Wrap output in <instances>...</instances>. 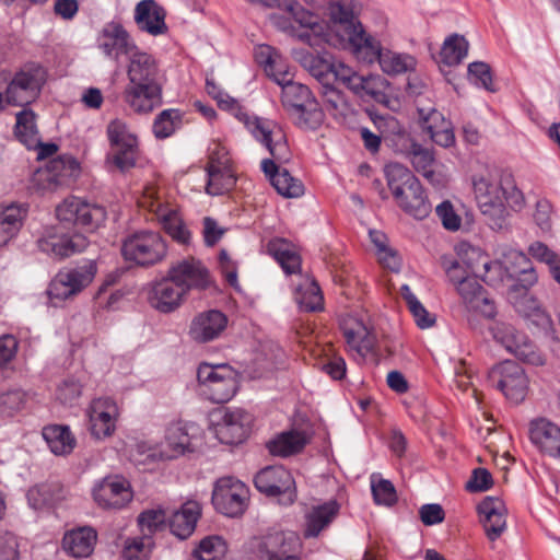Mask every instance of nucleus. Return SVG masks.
Listing matches in <instances>:
<instances>
[{
	"instance_id": "obj_1",
	"label": "nucleus",
	"mask_w": 560,
	"mask_h": 560,
	"mask_svg": "<svg viewBox=\"0 0 560 560\" xmlns=\"http://www.w3.org/2000/svg\"><path fill=\"white\" fill-rule=\"evenodd\" d=\"M97 45L106 57L116 61L121 56H129V82L122 91V100L131 112L148 115L162 106L164 77L155 59L138 50L120 23H107L101 32Z\"/></svg>"
},
{
	"instance_id": "obj_2",
	"label": "nucleus",
	"mask_w": 560,
	"mask_h": 560,
	"mask_svg": "<svg viewBox=\"0 0 560 560\" xmlns=\"http://www.w3.org/2000/svg\"><path fill=\"white\" fill-rule=\"evenodd\" d=\"M317 92L322 96V110L334 118L343 116L347 102L336 84L343 85L361 97L371 96L375 101L383 97L378 89L382 80L377 77L359 75L351 67L335 57L317 56Z\"/></svg>"
},
{
	"instance_id": "obj_3",
	"label": "nucleus",
	"mask_w": 560,
	"mask_h": 560,
	"mask_svg": "<svg viewBox=\"0 0 560 560\" xmlns=\"http://www.w3.org/2000/svg\"><path fill=\"white\" fill-rule=\"evenodd\" d=\"M218 106L232 114L238 121L243 122L253 137L267 148L272 159H264L260 168L265 175H290L287 168L279 171L277 162L281 163L289 159V147L282 130L271 120L249 113L228 93H224L218 101Z\"/></svg>"
},
{
	"instance_id": "obj_4",
	"label": "nucleus",
	"mask_w": 560,
	"mask_h": 560,
	"mask_svg": "<svg viewBox=\"0 0 560 560\" xmlns=\"http://www.w3.org/2000/svg\"><path fill=\"white\" fill-rule=\"evenodd\" d=\"M442 267L454 284L463 304L469 313L478 314L485 318H493L497 314L494 302L487 295L483 287L476 279L483 276V281L491 283L492 279L481 272L475 265L464 266L458 260L447 256L441 257Z\"/></svg>"
},
{
	"instance_id": "obj_5",
	"label": "nucleus",
	"mask_w": 560,
	"mask_h": 560,
	"mask_svg": "<svg viewBox=\"0 0 560 560\" xmlns=\"http://www.w3.org/2000/svg\"><path fill=\"white\" fill-rule=\"evenodd\" d=\"M197 378L201 394L215 404L232 399L238 387V374L229 364L202 363Z\"/></svg>"
},
{
	"instance_id": "obj_6",
	"label": "nucleus",
	"mask_w": 560,
	"mask_h": 560,
	"mask_svg": "<svg viewBox=\"0 0 560 560\" xmlns=\"http://www.w3.org/2000/svg\"><path fill=\"white\" fill-rule=\"evenodd\" d=\"M124 258L138 266L148 267L161 262L167 255V245L158 232L141 231L128 236L121 246Z\"/></svg>"
},
{
	"instance_id": "obj_7",
	"label": "nucleus",
	"mask_w": 560,
	"mask_h": 560,
	"mask_svg": "<svg viewBox=\"0 0 560 560\" xmlns=\"http://www.w3.org/2000/svg\"><path fill=\"white\" fill-rule=\"evenodd\" d=\"M387 186L405 213L417 220L430 214L431 203L418 177H387Z\"/></svg>"
},
{
	"instance_id": "obj_8",
	"label": "nucleus",
	"mask_w": 560,
	"mask_h": 560,
	"mask_svg": "<svg viewBox=\"0 0 560 560\" xmlns=\"http://www.w3.org/2000/svg\"><path fill=\"white\" fill-rule=\"evenodd\" d=\"M46 72L39 65L28 63L14 73L5 85L8 104L27 108L40 94Z\"/></svg>"
},
{
	"instance_id": "obj_9",
	"label": "nucleus",
	"mask_w": 560,
	"mask_h": 560,
	"mask_svg": "<svg viewBox=\"0 0 560 560\" xmlns=\"http://www.w3.org/2000/svg\"><path fill=\"white\" fill-rule=\"evenodd\" d=\"M472 254H477L481 259L485 275H488L492 268H503L510 278L517 279L522 288L523 298L529 299L527 291L537 282L538 276L530 258L525 253L511 247L505 248L501 254L499 262H490L475 249H472Z\"/></svg>"
},
{
	"instance_id": "obj_10",
	"label": "nucleus",
	"mask_w": 560,
	"mask_h": 560,
	"mask_svg": "<svg viewBox=\"0 0 560 560\" xmlns=\"http://www.w3.org/2000/svg\"><path fill=\"white\" fill-rule=\"evenodd\" d=\"M97 268L93 261L72 269L59 271L50 281L47 295L54 306L60 305L90 285Z\"/></svg>"
},
{
	"instance_id": "obj_11",
	"label": "nucleus",
	"mask_w": 560,
	"mask_h": 560,
	"mask_svg": "<svg viewBox=\"0 0 560 560\" xmlns=\"http://www.w3.org/2000/svg\"><path fill=\"white\" fill-rule=\"evenodd\" d=\"M255 487L267 497L276 498L282 505L296 500V487L292 474L283 466H268L255 476Z\"/></svg>"
},
{
	"instance_id": "obj_12",
	"label": "nucleus",
	"mask_w": 560,
	"mask_h": 560,
	"mask_svg": "<svg viewBox=\"0 0 560 560\" xmlns=\"http://www.w3.org/2000/svg\"><path fill=\"white\" fill-rule=\"evenodd\" d=\"M55 212L60 223L90 230L97 229L106 220V211L103 207L89 203L78 197L66 198L56 207Z\"/></svg>"
},
{
	"instance_id": "obj_13",
	"label": "nucleus",
	"mask_w": 560,
	"mask_h": 560,
	"mask_svg": "<svg viewBox=\"0 0 560 560\" xmlns=\"http://www.w3.org/2000/svg\"><path fill=\"white\" fill-rule=\"evenodd\" d=\"M252 548L259 560H289L299 558L301 540L293 532L277 530L255 538Z\"/></svg>"
},
{
	"instance_id": "obj_14",
	"label": "nucleus",
	"mask_w": 560,
	"mask_h": 560,
	"mask_svg": "<svg viewBox=\"0 0 560 560\" xmlns=\"http://www.w3.org/2000/svg\"><path fill=\"white\" fill-rule=\"evenodd\" d=\"M248 499V488L236 478L223 477L214 485L212 503L218 512L226 516L242 515L247 508Z\"/></svg>"
},
{
	"instance_id": "obj_15",
	"label": "nucleus",
	"mask_w": 560,
	"mask_h": 560,
	"mask_svg": "<svg viewBox=\"0 0 560 560\" xmlns=\"http://www.w3.org/2000/svg\"><path fill=\"white\" fill-rule=\"evenodd\" d=\"M489 382L512 402L523 401L528 392V378L516 362L504 361L489 372Z\"/></svg>"
},
{
	"instance_id": "obj_16",
	"label": "nucleus",
	"mask_w": 560,
	"mask_h": 560,
	"mask_svg": "<svg viewBox=\"0 0 560 560\" xmlns=\"http://www.w3.org/2000/svg\"><path fill=\"white\" fill-rule=\"evenodd\" d=\"M504 177H478L472 182L475 198L483 215L501 226L504 214Z\"/></svg>"
},
{
	"instance_id": "obj_17",
	"label": "nucleus",
	"mask_w": 560,
	"mask_h": 560,
	"mask_svg": "<svg viewBox=\"0 0 560 560\" xmlns=\"http://www.w3.org/2000/svg\"><path fill=\"white\" fill-rule=\"evenodd\" d=\"M167 272L187 295L192 290L205 291L214 287V280L209 269L201 260L194 257L173 262Z\"/></svg>"
},
{
	"instance_id": "obj_18",
	"label": "nucleus",
	"mask_w": 560,
	"mask_h": 560,
	"mask_svg": "<svg viewBox=\"0 0 560 560\" xmlns=\"http://www.w3.org/2000/svg\"><path fill=\"white\" fill-rule=\"evenodd\" d=\"M201 440L202 430L194 422L174 420L165 427L164 445L168 457L194 452Z\"/></svg>"
},
{
	"instance_id": "obj_19",
	"label": "nucleus",
	"mask_w": 560,
	"mask_h": 560,
	"mask_svg": "<svg viewBox=\"0 0 560 560\" xmlns=\"http://www.w3.org/2000/svg\"><path fill=\"white\" fill-rule=\"evenodd\" d=\"M332 46L348 50L358 61L369 65L376 62L383 50L380 40L366 33L362 23L343 37L335 36Z\"/></svg>"
},
{
	"instance_id": "obj_20",
	"label": "nucleus",
	"mask_w": 560,
	"mask_h": 560,
	"mask_svg": "<svg viewBox=\"0 0 560 560\" xmlns=\"http://www.w3.org/2000/svg\"><path fill=\"white\" fill-rule=\"evenodd\" d=\"M327 14L329 15V22L327 24V31L324 32L317 22V40L322 39L329 45H334L335 36L347 35L357 27V24H361L354 14L353 4L349 0H338L329 2L327 7Z\"/></svg>"
},
{
	"instance_id": "obj_21",
	"label": "nucleus",
	"mask_w": 560,
	"mask_h": 560,
	"mask_svg": "<svg viewBox=\"0 0 560 560\" xmlns=\"http://www.w3.org/2000/svg\"><path fill=\"white\" fill-rule=\"evenodd\" d=\"M89 431L96 440L110 438L116 431L119 409L110 398H96L86 408Z\"/></svg>"
},
{
	"instance_id": "obj_22",
	"label": "nucleus",
	"mask_w": 560,
	"mask_h": 560,
	"mask_svg": "<svg viewBox=\"0 0 560 560\" xmlns=\"http://www.w3.org/2000/svg\"><path fill=\"white\" fill-rule=\"evenodd\" d=\"M282 88V103L292 110L295 119V125L303 130H313L314 127V113L312 108H307V103L311 104L312 91L308 86L294 82L293 79L289 80Z\"/></svg>"
},
{
	"instance_id": "obj_23",
	"label": "nucleus",
	"mask_w": 560,
	"mask_h": 560,
	"mask_svg": "<svg viewBox=\"0 0 560 560\" xmlns=\"http://www.w3.org/2000/svg\"><path fill=\"white\" fill-rule=\"evenodd\" d=\"M133 498L130 482L121 476H109L93 489V499L104 510H120Z\"/></svg>"
},
{
	"instance_id": "obj_24",
	"label": "nucleus",
	"mask_w": 560,
	"mask_h": 560,
	"mask_svg": "<svg viewBox=\"0 0 560 560\" xmlns=\"http://www.w3.org/2000/svg\"><path fill=\"white\" fill-rule=\"evenodd\" d=\"M37 245L43 253L54 258L63 259L84 252L90 245V241L84 234L61 235L56 228H50L38 238Z\"/></svg>"
},
{
	"instance_id": "obj_25",
	"label": "nucleus",
	"mask_w": 560,
	"mask_h": 560,
	"mask_svg": "<svg viewBox=\"0 0 560 560\" xmlns=\"http://www.w3.org/2000/svg\"><path fill=\"white\" fill-rule=\"evenodd\" d=\"M340 329L347 345L361 355L373 352L376 335L365 316L347 314L340 319Z\"/></svg>"
},
{
	"instance_id": "obj_26",
	"label": "nucleus",
	"mask_w": 560,
	"mask_h": 560,
	"mask_svg": "<svg viewBox=\"0 0 560 560\" xmlns=\"http://www.w3.org/2000/svg\"><path fill=\"white\" fill-rule=\"evenodd\" d=\"M253 422L249 412L240 408L228 409L214 427L215 435L224 444H240L248 438Z\"/></svg>"
},
{
	"instance_id": "obj_27",
	"label": "nucleus",
	"mask_w": 560,
	"mask_h": 560,
	"mask_svg": "<svg viewBox=\"0 0 560 560\" xmlns=\"http://www.w3.org/2000/svg\"><path fill=\"white\" fill-rule=\"evenodd\" d=\"M187 294L184 292L175 280L171 279L170 273L151 283L148 302L156 311L161 313H172L176 311L186 300Z\"/></svg>"
},
{
	"instance_id": "obj_28",
	"label": "nucleus",
	"mask_w": 560,
	"mask_h": 560,
	"mask_svg": "<svg viewBox=\"0 0 560 560\" xmlns=\"http://www.w3.org/2000/svg\"><path fill=\"white\" fill-rule=\"evenodd\" d=\"M421 129L430 139L442 148H451L455 144L453 124L435 108H418Z\"/></svg>"
},
{
	"instance_id": "obj_29",
	"label": "nucleus",
	"mask_w": 560,
	"mask_h": 560,
	"mask_svg": "<svg viewBox=\"0 0 560 560\" xmlns=\"http://www.w3.org/2000/svg\"><path fill=\"white\" fill-rule=\"evenodd\" d=\"M334 283L347 299H361L364 294V284L360 280L353 266L346 258L330 256L327 260Z\"/></svg>"
},
{
	"instance_id": "obj_30",
	"label": "nucleus",
	"mask_w": 560,
	"mask_h": 560,
	"mask_svg": "<svg viewBox=\"0 0 560 560\" xmlns=\"http://www.w3.org/2000/svg\"><path fill=\"white\" fill-rule=\"evenodd\" d=\"M166 15V10L155 0H141L133 11L138 28L152 36L165 35L168 32Z\"/></svg>"
},
{
	"instance_id": "obj_31",
	"label": "nucleus",
	"mask_w": 560,
	"mask_h": 560,
	"mask_svg": "<svg viewBox=\"0 0 560 560\" xmlns=\"http://www.w3.org/2000/svg\"><path fill=\"white\" fill-rule=\"evenodd\" d=\"M529 440L541 453L560 459V428L553 422L545 418L532 420Z\"/></svg>"
},
{
	"instance_id": "obj_32",
	"label": "nucleus",
	"mask_w": 560,
	"mask_h": 560,
	"mask_svg": "<svg viewBox=\"0 0 560 560\" xmlns=\"http://www.w3.org/2000/svg\"><path fill=\"white\" fill-rule=\"evenodd\" d=\"M228 317L220 311L210 310L194 317L189 335L197 342H209L217 339L226 328Z\"/></svg>"
},
{
	"instance_id": "obj_33",
	"label": "nucleus",
	"mask_w": 560,
	"mask_h": 560,
	"mask_svg": "<svg viewBox=\"0 0 560 560\" xmlns=\"http://www.w3.org/2000/svg\"><path fill=\"white\" fill-rule=\"evenodd\" d=\"M480 522L487 537L494 541L506 528V510L502 500L488 497L478 504Z\"/></svg>"
},
{
	"instance_id": "obj_34",
	"label": "nucleus",
	"mask_w": 560,
	"mask_h": 560,
	"mask_svg": "<svg viewBox=\"0 0 560 560\" xmlns=\"http://www.w3.org/2000/svg\"><path fill=\"white\" fill-rule=\"evenodd\" d=\"M253 3H262L266 7H278L288 13L292 14L301 26L306 27L298 36L311 43L312 26L315 24L314 2L315 0H268V1H252Z\"/></svg>"
},
{
	"instance_id": "obj_35",
	"label": "nucleus",
	"mask_w": 560,
	"mask_h": 560,
	"mask_svg": "<svg viewBox=\"0 0 560 560\" xmlns=\"http://www.w3.org/2000/svg\"><path fill=\"white\" fill-rule=\"evenodd\" d=\"M67 489L58 481H48L32 487L27 492V501L34 510L50 509L66 500Z\"/></svg>"
},
{
	"instance_id": "obj_36",
	"label": "nucleus",
	"mask_w": 560,
	"mask_h": 560,
	"mask_svg": "<svg viewBox=\"0 0 560 560\" xmlns=\"http://www.w3.org/2000/svg\"><path fill=\"white\" fill-rule=\"evenodd\" d=\"M201 515V508L196 501H188L175 511L168 521L173 535L179 539L188 538L195 530L197 521Z\"/></svg>"
},
{
	"instance_id": "obj_37",
	"label": "nucleus",
	"mask_w": 560,
	"mask_h": 560,
	"mask_svg": "<svg viewBox=\"0 0 560 560\" xmlns=\"http://www.w3.org/2000/svg\"><path fill=\"white\" fill-rule=\"evenodd\" d=\"M96 540V532L92 527L84 526L66 533L62 545L72 557L86 558L93 552Z\"/></svg>"
},
{
	"instance_id": "obj_38",
	"label": "nucleus",
	"mask_w": 560,
	"mask_h": 560,
	"mask_svg": "<svg viewBox=\"0 0 560 560\" xmlns=\"http://www.w3.org/2000/svg\"><path fill=\"white\" fill-rule=\"evenodd\" d=\"M392 124L398 125L395 119H392ZM397 129L398 139L402 142L404 148L409 150L411 163L416 171L422 172V175H434L431 170L434 162L433 150L423 148L421 144L415 142L410 135L400 126H397Z\"/></svg>"
},
{
	"instance_id": "obj_39",
	"label": "nucleus",
	"mask_w": 560,
	"mask_h": 560,
	"mask_svg": "<svg viewBox=\"0 0 560 560\" xmlns=\"http://www.w3.org/2000/svg\"><path fill=\"white\" fill-rule=\"evenodd\" d=\"M317 369L332 381H341L346 377V361L331 342L324 343L320 349L317 343Z\"/></svg>"
},
{
	"instance_id": "obj_40",
	"label": "nucleus",
	"mask_w": 560,
	"mask_h": 560,
	"mask_svg": "<svg viewBox=\"0 0 560 560\" xmlns=\"http://www.w3.org/2000/svg\"><path fill=\"white\" fill-rule=\"evenodd\" d=\"M43 438L55 455L63 456L70 454L75 445L77 439L68 425L49 424L43 429Z\"/></svg>"
},
{
	"instance_id": "obj_41",
	"label": "nucleus",
	"mask_w": 560,
	"mask_h": 560,
	"mask_svg": "<svg viewBox=\"0 0 560 560\" xmlns=\"http://www.w3.org/2000/svg\"><path fill=\"white\" fill-rule=\"evenodd\" d=\"M307 438L303 432L291 430L278 434L275 439L267 443V447L271 455L279 457H289L300 453Z\"/></svg>"
},
{
	"instance_id": "obj_42",
	"label": "nucleus",
	"mask_w": 560,
	"mask_h": 560,
	"mask_svg": "<svg viewBox=\"0 0 560 560\" xmlns=\"http://www.w3.org/2000/svg\"><path fill=\"white\" fill-rule=\"evenodd\" d=\"M156 217L163 230L174 241L185 245L189 244L190 232L176 209L160 206L156 210Z\"/></svg>"
},
{
	"instance_id": "obj_43",
	"label": "nucleus",
	"mask_w": 560,
	"mask_h": 560,
	"mask_svg": "<svg viewBox=\"0 0 560 560\" xmlns=\"http://www.w3.org/2000/svg\"><path fill=\"white\" fill-rule=\"evenodd\" d=\"M268 250L287 273H295L301 268V256L294 245L283 238L268 243Z\"/></svg>"
},
{
	"instance_id": "obj_44",
	"label": "nucleus",
	"mask_w": 560,
	"mask_h": 560,
	"mask_svg": "<svg viewBox=\"0 0 560 560\" xmlns=\"http://www.w3.org/2000/svg\"><path fill=\"white\" fill-rule=\"evenodd\" d=\"M36 115L30 108H23L16 114L15 136L28 149L38 145L39 136L35 121Z\"/></svg>"
},
{
	"instance_id": "obj_45",
	"label": "nucleus",
	"mask_w": 560,
	"mask_h": 560,
	"mask_svg": "<svg viewBox=\"0 0 560 560\" xmlns=\"http://www.w3.org/2000/svg\"><path fill=\"white\" fill-rule=\"evenodd\" d=\"M184 113L178 108H166L156 115L152 131L156 139L163 140L182 127Z\"/></svg>"
},
{
	"instance_id": "obj_46",
	"label": "nucleus",
	"mask_w": 560,
	"mask_h": 560,
	"mask_svg": "<svg viewBox=\"0 0 560 560\" xmlns=\"http://www.w3.org/2000/svg\"><path fill=\"white\" fill-rule=\"evenodd\" d=\"M376 61L383 72L392 75L406 73L416 68V59L412 56L390 50H382Z\"/></svg>"
},
{
	"instance_id": "obj_47",
	"label": "nucleus",
	"mask_w": 560,
	"mask_h": 560,
	"mask_svg": "<svg viewBox=\"0 0 560 560\" xmlns=\"http://www.w3.org/2000/svg\"><path fill=\"white\" fill-rule=\"evenodd\" d=\"M207 175H236L230 152L220 143L209 148Z\"/></svg>"
},
{
	"instance_id": "obj_48",
	"label": "nucleus",
	"mask_w": 560,
	"mask_h": 560,
	"mask_svg": "<svg viewBox=\"0 0 560 560\" xmlns=\"http://www.w3.org/2000/svg\"><path fill=\"white\" fill-rule=\"evenodd\" d=\"M400 294L419 328L427 329L434 325L435 316L428 312L423 304L412 293L408 284L401 285Z\"/></svg>"
},
{
	"instance_id": "obj_49",
	"label": "nucleus",
	"mask_w": 560,
	"mask_h": 560,
	"mask_svg": "<svg viewBox=\"0 0 560 560\" xmlns=\"http://www.w3.org/2000/svg\"><path fill=\"white\" fill-rule=\"evenodd\" d=\"M106 135L112 149L128 147L139 143L138 137L121 119H113L106 127Z\"/></svg>"
},
{
	"instance_id": "obj_50",
	"label": "nucleus",
	"mask_w": 560,
	"mask_h": 560,
	"mask_svg": "<svg viewBox=\"0 0 560 560\" xmlns=\"http://www.w3.org/2000/svg\"><path fill=\"white\" fill-rule=\"evenodd\" d=\"M468 52V42L457 34L445 39L441 50L442 61L447 66L458 65Z\"/></svg>"
},
{
	"instance_id": "obj_51",
	"label": "nucleus",
	"mask_w": 560,
	"mask_h": 560,
	"mask_svg": "<svg viewBox=\"0 0 560 560\" xmlns=\"http://www.w3.org/2000/svg\"><path fill=\"white\" fill-rule=\"evenodd\" d=\"M371 491L377 505L392 506L397 502V492L392 481L380 475H371Z\"/></svg>"
},
{
	"instance_id": "obj_52",
	"label": "nucleus",
	"mask_w": 560,
	"mask_h": 560,
	"mask_svg": "<svg viewBox=\"0 0 560 560\" xmlns=\"http://www.w3.org/2000/svg\"><path fill=\"white\" fill-rule=\"evenodd\" d=\"M114 150L115 152L106 158L109 168L115 166L119 172L125 173L136 165L139 155V143L132 144L130 148L120 147Z\"/></svg>"
},
{
	"instance_id": "obj_53",
	"label": "nucleus",
	"mask_w": 560,
	"mask_h": 560,
	"mask_svg": "<svg viewBox=\"0 0 560 560\" xmlns=\"http://www.w3.org/2000/svg\"><path fill=\"white\" fill-rule=\"evenodd\" d=\"M226 551V545L219 536L203 538L195 548L192 555L198 560H219Z\"/></svg>"
},
{
	"instance_id": "obj_54",
	"label": "nucleus",
	"mask_w": 560,
	"mask_h": 560,
	"mask_svg": "<svg viewBox=\"0 0 560 560\" xmlns=\"http://www.w3.org/2000/svg\"><path fill=\"white\" fill-rule=\"evenodd\" d=\"M27 402L26 392L15 388L0 394V416L12 417L20 412Z\"/></svg>"
},
{
	"instance_id": "obj_55",
	"label": "nucleus",
	"mask_w": 560,
	"mask_h": 560,
	"mask_svg": "<svg viewBox=\"0 0 560 560\" xmlns=\"http://www.w3.org/2000/svg\"><path fill=\"white\" fill-rule=\"evenodd\" d=\"M315 279L306 277L294 289V300L301 312L315 311Z\"/></svg>"
},
{
	"instance_id": "obj_56",
	"label": "nucleus",
	"mask_w": 560,
	"mask_h": 560,
	"mask_svg": "<svg viewBox=\"0 0 560 560\" xmlns=\"http://www.w3.org/2000/svg\"><path fill=\"white\" fill-rule=\"evenodd\" d=\"M47 172L49 175H75L81 172V164L71 154H60L48 162Z\"/></svg>"
},
{
	"instance_id": "obj_57",
	"label": "nucleus",
	"mask_w": 560,
	"mask_h": 560,
	"mask_svg": "<svg viewBox=\"0 0 560 560\" xmlns=\"http://www.w3.org/2000/svg\"><path fill=\"white\" fill-rule=\"evenodd\" d=\"M166 514L163 509H149L140 513L138 524L144 535H151L165 526Z\"/></svg>"
},
{
	"instance_id": "obj_58",
	"label": "nucleus",
	"mask_w": 560,
	"mask_h": 560,
	"mask_svg": "<svg viewBox=\"0 0 560 560\" xmlns=\"http://www.w3.org/2000/svg\"><path fill=\"white\" fill-rule=\"evenodd\" d=\"M26 214V209L16 205L0 206V223L13 236L22 226L23 219Z\"/></svg>"
},
{
	"instance_id": "obj_59",
	"label": "nucleus",
	"mask_w": 560,
	"mask_h": 560,
	"mask_svg": "<svg viewBox=\"0 0 560 560\" xmlns=\"http://www.w3.org/2000/svg\"><path fill=\"white\" fill-rule=\"evenodd\" d=\"M270 185L285 198H298L304 194V185L299 177H268Z\"/></svg>"
},
{
	"instance_id": "obj_60",
	"label": "nucleus",
	"mask_w": 560,
	"mask_h": 560,
	"mask_svg": "<svg viewBox=\"0 0 560 560\" xmlns=\"http://www.w3.org/2000/svg\"><path fill=\"white\" fill-rule=\"evenodd\" d=\"M341 504L337 498L324 502L317 501V535L326 529L339 515Z\"/></svg>"
},
{
	"instance_id": "obj_61",
	"label": "nucleus",
	"mask_w": 560,
	"mask_h": 560,
	"mask_svg": "<svg viewBox=\"0 0 560 560\" xmlns=\"http://www.w3.org/2000/svg\"><path fill=\"white\" fill-rule=\"evenodd\" d=\"M493 336L509 352L512 353L517 343L523 340L525 334L518 331L510 324L501 323L494 327Z\"/></svg>"
},
{
	"instance_id": "obj_62",
	"label": "nucleus",
	"mask_w": 560,
	"mask_h": 560,
	"mask_svg": "<svg viewBox=\"0 0 560 560\" xmlns=\"http://www.w3.org/2000/svg\"><path fill=\"white\" fill-rule=\"evenodd\" d=\"M468 78L477 86L487 91L494 92L492 74L489 65L481 61L472 62L468 66Z\"/></svg>"
},
{
	"instance_id": "obj_63",
	"label": "nucleus",
	"mask_w": 560,
	"mask_h": 560,
	"mask_svg": "<svg viewBox=\"0 0 560 560\" xmlns=\"http://www.w3.org/2000/svg\"><path fill=\"white\" fill-rule=\"evenodd\" d=\"M512 353L521 361L533 365H542L545 363L542 354L526 335Z\"/></svg>"
},
{
	"instance_id": "obj_64",
	"label": "nucleus",
	"mask_w": 560,
	"mask_h": 560,
	"mask_svg": "<svg viewBox=\"0 0 560 560\" xmlns=\"http://www.w3.org/2000/svg\"><path fill=\"white\" fill-rule=\"evenodd\" d=\"M82 394V385L74 378H67L59 384L56 398L63 405H73Z\"/></svg>"
}]
</instances>
